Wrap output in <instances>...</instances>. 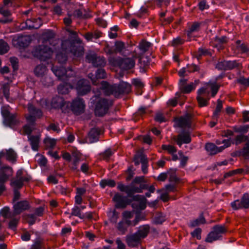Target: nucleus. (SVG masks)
<instances>
[{"instance_id":"obj_22","label":"nucleus","mask_w":249,"mask_h":249,"mask_svg":"<svg viewBox=\"0 0 249 249\" xmlns=\"http://www.w3.org/2000/svg\"><path fill=\"white\" fill-rule=\"evenodd\" d=\"M13 173V169L10 166H0V183H5L12 175Z\"/></svg>"},{"instance_id":"obj_58","label":"nucleus","mask_w":249,"mask_h":249,"mask_svg":"<svg viewBox=\"0 0 249 249\" xmlns=\"http://www.w3.org/2000/svg\"><path fill=\"white\" fill-rule=\"evenodd\" d=\"M206 221L203 216H200L198 218H197L192 221L191 222L190 226L192 227H195L196 226H198L201 224L205 223Z\"/></svg>"},{"instance_id":"obj_59","label":"nucleus","mask_w":249,"mask_h":249,"mask_svg":"<svg viewBox=\"0 0 249 249\" xmlns=\"http://www.w3.org/2000/svg\"><path fill=\"white\" fill-rule=\"evenodd\" d=\"M71 215L77 216L80 219H83L84 218V216L81 215V210L80 208L77 206H74L71 210Z\"/></svg>"},{"instance_id":"obj_49","label":"nucleus","mask_w":249,"mask_h":249,"mask_svg":"<svg viewBox=\"0 0 249 249\" xmlns=\"http://www.w3.org/2000/svg\"><path fill=\"white\" fill-rule=\"evenodd\" d=\"M207 86H209L211 88V95L212 97L215 96V95L217 94L220 86L218 85L216 83H208L207 85Z\"/></svg>"},{"instance_id":"obj_2","label":"nucleus","mask_w":249,"mask_h":249,"mask_svg":"<svg viewBox=\"0 0 249 249\" xmlns=\"http://www.w3.org/2000/svg\"><path fill=\"white\" fill-rule=\"evenodd\" d=\"M173 126L176 129L178 135L174 140L181 147L182 144L187 143V111L183 116L176 117L174 120Z\"/></svg>"},{"instance_id":"obj_47","label":"nucleus","mask_w":249,"mask_h":249,"mask_svg":"<svg viewBox=\"0 0 249 249\" xmlns=\"http://www.w3.org/2000/svg\"><path fill=\"white\" fill-rule=\"evenodd\" d=\"M56 59L60 64L65 63L68 59L67 55L62 52H58L56 55Z\"/></svg>"},{"instance_id":"obj_44","label":"nucleus","mask_w":249,"mask_h":249,"mask_svg":"<svg viewBox=\"0 0 249 249\" xmlns=\"http://www.w3.org/2000/svg\"><path fill=\"white\" fill-rule=\"evenodd\" d=\"M119 213L117 212L115 210L110 212L108 214L109 217V221L112 224H116L119 218Z\"/></svg>"},{"instance_id":"obj_10","label":"nucleus","mask_w":249,"mask_h":249,"mask_svg":"<svg viewBox=\"0 0 249 249\" xmlns=\"http://www.w3.org/2000/svg\"><path fill=\"white\" fill-rule=\"evenodd\" d=\"M125 196L121 195L119 193L114 195L113 197V201L115 202V207L116 209H125L127 205H130L133 201L130 198Z\"/></svg>"},{"instance_id":"obj_36","label":"nucleus","mask_w":249,"mask_h":249,"mask_svg":"<svg viewBox=\"0 0 249 249\" xmlns=\"http://www.w3.org/2000/svg\"><path fill=\"white\" fill-rule=\"evenodd\" d=\"M11 186L13 188L14 196L12 198V203L14 204L18 201V200L19 199L21 196L19 190L22 188V187H18L15 185Z\"/></svg>"},{"instance_id":"obj_25","label":"nucleus","mask_w":249,"mask_h":249,"mask_svg":"<svg viewBox=\"0 0 249 249\" xmlns=\"http://www.w3.org/2000/svg\"><path fill=\"white\" fill-rule=\"evenodd\" d=\"M228 41V38L226 36H222L220 37H216L212 43L214 47L220 51L224 49L225 45Z\"/></svg>"},{"instance_id":"obj_18","label":"nucleus","mask_w":249,"mask_h":249,"mask_svg":"<svg viewBox=\"0 0 249 249\" xmlns=\"http://www.w3.org/2000/svg\"><path fill=\"white\" fill-rule=\"evenodd\" d=\"M186 94L187 93L182 92L178 89L175 94V97L168 100L167 103L168 105L174 107L178 103L181 106L183 105L186 99Z\"/></svg>"},{"instance_id":"obj_24","label":"nucleus","mask_w":249,"mask_h":249,"mask_svg":"<svg viewBox=\"0 0 249 249\" xmlns=\"http://www.w3.org/2000/svg\"><path fill=\"white\" fill-rule=\"evenodd\" d=\"M126 242L129 247H137L141 244V239L135 232L126 235Z\"/></svg>"},{"instance_id":"obj_42","label":"nucleus","mask_w":249,"mask_h":249,"mask_svg":"<svg viewBox=\"0 0 249 249\" xmlns=\"http://www.w3.org/2000/svg\"><path fill=\"white\" fill-rule=\"evenodd\" d=\"M147 199L144 196H142L139 200H134L133 201H138L139 205V212L144 210L146 208Z\"/></svg>"},{"instance_id":"obj_3","label":"nucleus","mask_w":249,"mask_h":249,"mask_svg":"<svg viewBox=\"0 0 249 249\" xmlns=\"http://www.w3.org/2000/svg\"><path fill=\"white\" fill-rule=\"evenodd\" d=\"M94 105V114L96 117H103L108 113L110 108L113 105L114 101L106 98L97 96L93 100Z\"/></svg>"},{"instance_id":"obj_62","label":"nucleus","mask_w":249,"mask_h":249,"mask_svg":"<svg viewBox=\"0 0 249 249\" xmlns=\"http://www.w3.org/2000/svg\"><path fill=\"white\" fill-rule=\"evenodd\" d=\"M35 125H32L30 124L29 123H27V124H25L23 126V129L24 131V132L25 134H27L28 135V137H30L31 136V134L33 132V129L32 127L35 126Z\"/></svg>"},{"instance_id":"obj_57","label":"nucleus","mask_w":249,"mask_h":249,"mask_svg":"<svg viewBox=\"0 0 249 249\" xmlns=\"http://www.w3.org/2000/svg\"><path fill=\"white\" fill-rule=\"evenodd\" d=\"M10 62L14 72L17 71L18 69V59L16 57L10 58Z\"/></svg>"},{"instance_id":"obj_1","label":"nucleus","mask_w":249,"mask_h":249,"mask_svg":"<svg viewBox=\"0 0 249 249\" xmlns=\"http://www.w3.org/2000/svg\"><path fill=\"white\" fill-rule=\"evenodd\" d=\"M101 89L106 96L113 95L115 98H118L121 95L128 93L131 91V85L127 82L121 81L120 83L109 84L107 81H102Z\"/></svg>"},{"instance_id":"obj_13","label":"nucleus","mask_w":249,"mask_h":249,"mask_svg":"<svg viewBox=\"0 0 249 249\" xmlns=\"http://www.w3.org/2000/svg\"><path fill=\"white\" fill-rule=\"evenodd\" d=\"M13 215L16 216L20 214L22 212L28 211L31 208V205L28 200L24 199L17 201L13 204Z\"/></svg>"},{"instance_id":"obj_35","label":"nucleus","mask_w":249,"mask_h":249,"mask_svg":"<svg viewBox=\"0 0 249 249\" xmlns=\"http://www.w3.org/2000/svg\"><path fill=\"white\" fill-rule=\"evenodd\" d=\"M73 160L72 161V165L71 166V169L73 171L78 172L80 170L78 169V166L79 162L81 161V158L79 157L77 154H73Z\"/></svg>"},{"instance_id":"obj_12","label":"nucleus","mask_w":249,"mask_h":249,"mask_svg":"<svg viewBox=\"0 0 249 249\" xmlns=\"http://www.w3.org/2000/svg\"><path fill=\"white\" fill-rule=\"evenodd\" d=\"M70 107L71 111L74 115L76 116L80 115L85 111V102L82 98H75L71 103Z\"/></svg>"},{"instance_id":"obj_53","label":"nucleus","mask_w":249,"mask_h":249,"mask_svg":"<svg viewBox=\"0 0 249 249\" xmlns=\"http://www.w3.org/2000/svg\"><path fill=\"white\" fill-rule=\"evenodd\" d=\"M249 139L248 136L244 135H237L234 139V143L236 145H238L243 142H247Z\"/></svg>"},{"instance_id":"obj_33","label":"nucleus","mask_w":249,"mask_h":249,"mask_svg":"<svg viewBox=\"0 0 249 249\" xmlns=\"http://www.w3.org/2000/svg\"><path fill=\"white\" fill-rule=\"evenodd\" d=\"M13 211L11 212L10 209L8 206H4L0 210V215L4 218L7 219L13 216H16L13 215Z\"/></svg>"},{"instance_id":"obj_48","label":"nucleus","mask_w":249,"mask_h":249,"mask_svg":"<svg viewBox=\"0 0 249 249\" xmlns=\"http://www.w3.org/2000/svg\"><path fill=\"white\" fill-rule=\"evenodd\" d=\"M44 142L46 147L52 149L56 144V140L54 138H47L44 139Z\"/></svg>"},{"instance_id":"obj_28","label":"nucleus","mask_w":249,"mask_h":249,"mask_svg":"<svg viewBox=\"0 0 249 249\" xmlns=\"http://www.w3.org/2000/svg\"><path fill=\"white\" fill-rule=\"evenodd\" d=\"M149 230L150 227L148 225H144L140 226L135 233H137L138 236H139V237L142 239L147 236L149 231Z\"/></svg>"},{"instance_id":"obj_45","label":"nucleus","mask_w":249,"mask_h":249,"mask_svg":"<svg viewBox=\"0 0 249 249\" xmlns=\"http://www.w3.org/2000/svg\"><path fill=\"white\" fill-rule=\"evenodd\" d=\"M107 73L105 70L102 67L98 68L95 71V77L96 79H104L106 77Z\"/></svg>"},{"instance_id":"obj_32","label":"nucleus","mask_w":249,"mask_h":249,"mask_svg":"<svg viewBox=\"0 0 249 249\" xmlns=\"http://www.w3.org/2000/svg\"><path fill=\"white\" fill-rule=\"evenodd\" d=\"M152 45V43L145 40L142 39L139 42L138 46L139 49L143 53H146Z\"/></svg>"},{"instance_id":"obj_61","label":"nucleus","mask_w":249,"mask_h":249,"mask_svg":"<svg viewBox=\"0 0 249 249\" xmlns=\"http://www.w3.org/2000/svg\"><path fill=\"white\" fill-rule=\"evenodd\" d=\"M44 211H45L44 207H42V206H39V207L36 208L35 209L34 213H32V214H34V216L36 217H41L43 216Z\"/></svg>"},{"instance_id":"obj_15","label":"nucleus","mask_w":249,"mask_h":249,"mask_svg":"<svg viewBox=\"0 0 249 249\" xmlns=\"http://www.w3.org/2000/svg\"><path fill=\"white\" fill-rule=\"evenodd\" d=\"M231 206L233 210H237L241 209L249 208V195L248 193L244 194L240 200L237 199L232 202Z\"/></svg>"},{"instance_id":"obj_40","label":"nucleus","mask_w":249,"mask_h":249,"mask_svg":"<svg viewBox=\"0 0 249 249\" xmlns=\"http://www.w3.org/2000/svg\"><path fill=\"white\" fill-rule=\"evenodd\" d=\"M9 46L8 43L3 39H0V55H2L8 52L9 51Z\"/></svg>"},{"instance_id":"obj_19","label":"nucleus","mask_w":249,"mask_h":249,"mask_svg":"<svg viewBox=\"0 0 249 249\" xmlns=\"http://www.w3.org/2000/svg\"><path fill=\"white\" fill-rule=\"evenodd\" d=\"M100 134L101 131L98 128H91L85 139V142L87 143L97 142L99 141Z\"/></svg>"},{"instance_id":"obj_46","label":"nucleus","mask_w":249,"mask_h":249,"mask_svg":"<svg viewBox=\"0 0 249 249\" xmlns=\"http://www.w3.org/2000/svg\"><path fill=\"white\" fill-rule=\"evenodd\" d=\"M46 71V67L43 65H37L34 70V72L37 76H42L44 74Z\"/></svg>"},{"instance_id":"obj_43","label":"nucleus","mask_w":249,"mask_h":249,"mask_svg":"<svg viewBox=\"0 0 249 249\" xmlns=\"http://www.w3.org/2000/svg\"><path fill=\"white\" fill-rule=\"evenodd\" d=\"M8 219H10L8 223V228L13 231L16 230L19 219L16 216L9 217Z\"/></svg>"},{"instance_id":"obj_23","label":"nucleus","mask_w":249,"mask_h":249,"mask_svg":"<svg viewBox=\"0 0 249 249\" xmlns=\"http://www.w3.org/2000/svg\"><path fill=\"white\" fill-rule=\"evenodd\" d=\"M209 95V91L208 90V87H203L200 89L198 90V95L197 96V100L198 103V105L200 107L206 106L208 105V99H204L202 95L204 96H208Z\"/></svg>"},{"instance_id":"obj_6","label":"nucleus","mask_w":249,"mask_h":249,"mask_svg":"<svg viewBox=\"0 0 249 249\" xmlns=\"http://www.w3.org/2000/svg\"><path fill=\"white\" fill-rule=\"evenodd\" d=\"M109 61L113 65L118 66L120 68L124 70H130L132 69L135 65V61L133 59L129 57H113L109 59Z\"/></svg>"},{"instance_id":"obj_34","label":"nucleus","mask_w":249,"mask_h":249,"mask_svg":"<svg viewBox=\"0 0 249 249\" xmlns=\"http://www.w3.org/2000/svg\"><path fill=\"white\" fill-rule=\"evenodd\" d=\"M43 42H50L55 37V34L52 30H48L42 34Z\"/></svg>"},{"instance_id":"obj_20","label":"nucleus","mask_w":249,"mask_h":249,"mask_svg":"<svg viewBox=\"0 0 249 249\" xmlns=\"http://www.w3.org/2000/svg\"><path fill=\"white\" fill-rule=\"evenodd\" d=\"M4 157H5L8 161L12 163H15L17 161V154L12 148L0 151V166L2 164L1 159Z\"/></svg>"},{"instance_id":"obj_9","label":"nucleus","mask_w":249,"mask_h":249,"mask_svg":"<svg viewBox=\"0 0 249 249\" xmlns=\"http://www.w3.org/2000/svg\"><path fill=\"white\" fill-rule=\"evenodd\" d=\"M30 114L26 117L27 123L32 125H36V118H40L43 115L42 110L30 104L28 107Z\"/></svg>"},{"instance_id":"obj_60","label":"nucleus","mask_w":249,"mask_h":249,"mask_svg":"<svg viewBox=\"0 0 249 249\" xmlns=\"http://www.w3.org/2000/svg\"><path fill=\"white\" fill-rule=\"evenodd\" d=\"M145 219V216L142 214L141 212H136L133 225H137L140 221L144 220Z\"/></svg>"},{"instance_id":"obj_51","label":"nucleus","mask_w":249,"mask_h":249,"mask_svg":"<svg viewBox=\"0 0 249 249\" xmlns=\"http://www.w3.org/2000/svg\"><path fill=\"white\" fill-rule=\"evenodd\" d=\"M116 229L122 234H124L127 231L128 228L122 220L119 221L116 226Z\"/></svg>"},{"instance_id":"obj_31","label":"nucleus","mask_w":249,"mask_h":249,"mask_svg":"<svg viewBox=\"0 0 249 249\" xmlns=\"http://www.w3.org/2000/svg\"><path fill=\"white\" fill-rule=\"evenodd\" d=\"M28 139L32 150L34 151H38L39 142V138L37 136L32 135L28 137Z\"/></svg>"},{"instance_id":"obj_26","label":"nucleus","mask_w":249,"mask_h":249,"mask_svg":"<svg viewBox=\"0 0 249 249\" xmlns=\"http://www.w3.org/2000/svg\"><path fill=\"white\" fill-rule=\"evenodd\" d=\"M234 155L238 157L242 156L245 159H249V140L246 142L241 149L235 152Z\"/></svg>"},{"instance_id":"obj_8","label":"nucleus","mask_w":249,"mask_h":249,"mask_svg":"<svg viewBox=\"0 0 249 249\" xmlns=\"http://www.w3.org/2000/svg\"><path fill=\"white\" fill-rule=\"evenodd\" d=\"M23 169H20L16 173V177L13 178L10 182V185H15L18 187H23L24 182H28L32 179V177L27 172L25 176H23Z\"/></svg>"},{"instance_id":"obj_41","label":"nucleus","mask_w":249,"mask_h":249,"mask_svg":"<svg viewBox=\"0 0 249 249\" xmlns=\"http://www.w3.org/2000/svg\"><path fill=\"white\" fill-rule=\"evenodd\" d=\"M66 70L67 74H66V76H65L64 80L66 83L70 81L69 78H74L75 76V72L72 70L71 67H68L67 68H66Z\"/></svg>"},{"instance_id":"obj_4","label":"nucleus","mask_w":249,"mask_h":249,"mask_svg":"<svg viewBox=\"0 0 249 249\" xmlns=\"http://www.w3.org/2000/svg\"><path fill=\"white\" fill-rule=\"evenodd\" d=\"M117 188L120 192L126 193L127 196L133 201L134 200H139L142 196L140 195H134L135 193H141V190L139 186H136L133 183H130L129 185H126L121 182H119L118 183Z\"/></svg>"},{"instance_id":"obj_63","label":"nucleus","mask_w":249,"mask_h":249,"mask_svg":"<svg viewBox=\"0 0 249 249\" xmlns=\"http://www.w3.org/2000/svg\"><path fill=\"white\" fill-rule=\"evenodd\" d=\"M26 220L30 226L33 225L35 224L36 217L34 216V214L32 213H28L26 215Z\"/></svg>"},{"instance_id":"obj_21","label":"nucleus","mask_w":249,"mask_h":249,"mask_svg":"<svg viewBox=\"0 0 249 249\" xmlns=\"http://www.w3.org/2000/svg\"><path fill=\"white\" fill-rule=\"evenodd\" d=\"M186 71V67H184L178 71V75L180 77L178 83V88L180 91L184 93H187V79L184 78Z\"/></svg>"},{"instance_id":"obj_38","label":"nucleus","mask_w":249,"mask_h":249,"mask_svg":"<svg viewBox=\"0 0 249 249\" xmlns=\"http://www.w3.org/2000/svg\"><path fill=\"white\" fill-rule=\"evenodd\" d=\"M222 102L221 100H218L216 108L212 116L213 120H217L220 114V112L222 108Z\"/></svg>"},{"instance_id":"obj_30","label":"nucleus","mask_w":249,"mask_h":249,"mask_svg":"<svg viewBox=\"0 0 249 249\" xmlns=\"http://www.w3.org/2000/svg\"><path fill=\"white\" fill-rule=\"evenodd\" d=\"M31 40L29 37L21 36L19 37L18 39L17 44L20 48H26L30 44Z\"/></svg>"},{"instance_id":"obj_29","label":"nucleus","mask_w":249,"mask_h":249,"mask_svg":"<svg viewBox=\"0 0 249 249\" xmlns=\"http://www.w3.org/2000/svg\"><path fill=\"white\" fill-rule=\"evenodd\" d=\"M52 71L56 76H57L60 80H64V77L67 74V70L66 68L61 67L59 68H53Z\"/></svg>"},{"instance_id":"obj_50","label":"nucleus","mask_w":249,"mask_h":249,"mask_svg":"<svg viewBox=\"0 0 249 249\" xmlns=\"http://www.w3.org/2000/svg\"><path fill=\"white\" fill-rule=\"evenodd\" d=\"M176 169L170 168L168 171V174H169V181L175 182H177L179 180V178L177 177L176 174Z\"/></svg>"},{"instance_id":"obj_14","label":"nucleus","mask_w":249,"mask_h":249,"mask_svg":"<svg viewBox=\"0 0 249 249\" xmlns=\"http://www.w3.org/2000/svg\"><path fill=\"white\" fill-rule=\"evenodd\" d=\"M86 61L91 63L94 67H103L106 62L103 56H98L96 53H88L86 56Z\"/></svg>"},{"instance_id":"obj_11","label":"nucleus","mask_w":249,"mask_h":249,"mask_svg":"<svg viewBox=\"0 0 249 249\" xmlns=\"http://www.w3.org/2000/svg\"><path fill=\"white\" fill-rule=\"evenodd\" d=\"M75 89L78 96L86 95L91 90L90 82L84 78L81 79L77 82Z\"/></svg>"},{"instance_id":"obj_56","label":"nucleus","mask_w":249,"mask_h":249,"mask_svg":"<svg viewBox=\"0 0 249 249\" xmlns=\"http://www.w3.org/2000/svg\"><path fill=\"white\" fill-rule=\"evenodd\" d=\"M161 148L163 150L167 151L169 154H173L176 153L177 150V148L172 145L162 144Z\"/></svg>"},{"instance_id":"obj_7","label":"nucleus","mask_w":249,"mask_h":249,"mask_svg":"<svg viewBox=\"0 0 249 249\" xmlns=\"http://www.w3.org/2000/svg\"><path fill=\"white\" fill-rule=\"evenodd\" d=\"M228 231V229L224 225H217L213 228V230L208 234L205 239L206 242L211 243L220 239L223 234Z\"/></svg>"},{"instance_id":"obj_52","label":"nucleus","mask_w":249,"mask_h":249,"mask_svg":"<svg viewBox=\"0 0 249 249\" xmlns=\"http://www.w3.org/2000/svg\"><path fill=\"white\" fill-rule=\"evenodd\" d=\"M36 157H38L36 160V161L40 167H44L46 165L48 160L44 156L37 154H36Z\"/></svg>"},{"instance_id":"obj_5","label":"nucleus","mask_w":249,"mask_h":249,"mask_svg":"<svg viewBox=\"0 0 249 249\" xmlns=\"http://www.w3.org/2000/svg\"><path fill=\"white\" fill-rule=\"evenodd\" d=\"M32 53L35 57L41 61H46L51 58L53 50L48 46L39 45L34 48Z\"/></svg>"},{"instance_id":"obj_54","label":"nucleus","mask_w":249,"mask_h":249,"mask_svg":"<svg viewBox=\"0 0 249 249\" xmlns=\"http://www.w3.org/2000/svg\"><path fill=\"white\" fill-rule=\"evenodd\" d=\"M32 21L30 19H27L26 22H22L20 25V28L22 30H32L34 29H37V28H35L34 25H30L29 24V22H31Z\"/></svg>"},{"instance_id":"obj_27","label":"nucleus","mask_w":249,"mask_h":249,"mask_svg":"<svg viewBox=\"0 0 249 249\" xmlns=\"http://www.w3.org/2000/svg\"><path fill=\"white\" fill-rule=\"evenodd\" d=\"M3 124L5 126L13 128L19 124V121L17 119L16 115L13 114L3 120Z\"/></svg>"},{"instance_id":"obj_39","label":"nucleus","mask_w":249,"mask_h":249,"mask_svg":"<svg viewBox=\"0 0 249 249\" xmlns=\"http://www.w3.org/2000/svg\"><path fill=\"white\" fill-rule=\"evenodd\" d=\"M227 70H232L235 68L238 69H242V65L236 60L227 61Z\"/></svg>"},{"instance_id":"obj_55","label":"nucleus","mask_w":249,"mask_h":249,"mask_svg":"<svg viewBox=\"0 0 249 249\" xmlns=\"http://www.w3.org/2000/svg\"><path fill=\"white\" fill-rule=\"evenodd\" d=\"M67 83H65L62 84H60L57 87L58 92L62 94H68L69 92V89L67 87Z\"/></svg>"},{"instance_id":"obj_17","label":"nucleus","mask_w":249,"mask_h":249,"mask_svg":"<svg viewBox=\"0 0 249 249\" xmlns=\"http://www.w3.org/2000/svg\"><path fill=\"white\" fill-rule=\"evenodd\" d=\"M51 106L53 108H60L63 110V111L65 112L69 109V103H67L63 98L58 96H55L53 97L51 103Z\"/></svg>"},{"instance_id":"obj_64","label":"nucleus","mask_w":249,"mask_h":249,"mask_svg":"<svg viewBox=\"0 0 249 249\" xmlns=\"http://www.w3.org/2000/svg\"><path fill=\"white\" fill-rule=\"evenodd\" d=\"M155 120L157 122H159L160 123L166 122L165 118L164 117L163 114L160 112H158L156 114L155 116Z\"/></svg>"},{"instance_id":"obj_37","label":"nucleus","mask_w":249,"mask_h":249,"mask_svg":"<svg viewBox=\"0 0 249 249\" xmlns=\"http://www.w3.org/2000/svg\"><path fill=\"white\" fill-rule=\"evenodd\" d=\"M114 154V152L112 150L111 148H108L105 151L101 152L99 154V156L101 159L108 160L110 157Z\"/></svg>"},{"instance_id":"obj_16","label":"nucleus","mask_w":249,"mask_h":249,"mask_svg":"<svg viewBox=\"0 0 249 249\" xmlns=\"http://www.w3.org/2000/svg\"><path fill=\"white\" fill-rule=\"evenodd\" d=\"M222 143L224 144L223 146L217 147L213 143H207L205 145V149L210 155H215L219 152H221L226 148L229 147L231 145L230 141L229 140H224Z\"/></svg>"}]
</instances>
